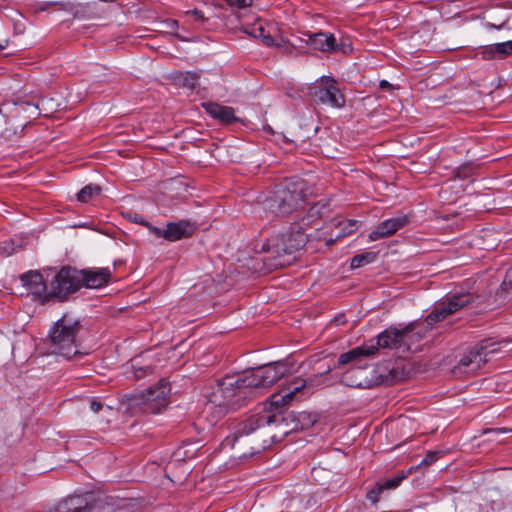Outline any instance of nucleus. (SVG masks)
Returning <instances> with one entry per match:
<instances>
[{
    "label": "nucleus",
    "mask_w": 512,
    "mask_h": 512,
    "mask_svg": "<svg viewBox=\"0 0 512 512\" xmlns=\"http://www.w3.org/2000/svg\"><path fill=\"white\" fill-rule=\"evenodd\" d=\"M322 374L314 375L307 379L294 378L286 387L270 396L263 410L251 415L238 423L234 432L227 436L222 445L237 449L239 457L252 456L277 441L273 430L278 429L282 435H286V422L283 415L284 408L303 390L312 389L321 384Z\"/></svg>",
    "instance_id": "f257e3e1"
},
{
    "label": "nucleus",
    "mask_w": 512,
    "mask_h": 512,
    "mask_svg": "<svg viewBox=\"0 0 512 512\" xmlns=\"http://www.w3.org/2000/svg\"><path fill=\"white\" fill-rule=\"evenodd\" d=\"M207 399L206 411H214L218 418L230 410L241 407L249 397L248 391L242 386L240 375L226 376L217 381L210 392L205 393Z\"/></svg>",
    "instance_id": "f03ea898"
},
{
    "label": "nucleus",
    "mask_w": 512,
    "mask_h": 512,
    "mask_svg": "<svg viewBox=\"0 0 512 512\" xmlns=\"http://www.w3.org/2000/svg\"><path fill=\"white\" fill-rule=\"evenodd\" d=\"M417 327L416 323H409L402 329L389 327L377 336V344L370 346L356 347L338 358L339 365L348 364V362L356 361L363 357L374 356L379 348L399 349L403 345H407L412 333Z\"/></svg>",
    "instance_id": "7ed1b4c3"
},
{
    "label": "nucleus",
    "mask_w": 512,
    "mask_h": 512,
    "mask_svg": "<svg viewBox=\"0 0 512 512\" xmlns=\"http://www.w3.org/2000/svg\"><path fill=\"white\" fill-rule=\"evenodd\" d=\"M82 326L78 320L67 315L62 316L49 333L51 353L66 359L81 358L85 353L80 351L78 335Z\"/></svg>",
    "instance_id": "20e7f679"
},
{
    "label": "nucleus",
    "mask_w": 512,
    "mask_h": 512,
    "mask_svg": "<svg viewBox=\"0 0 512 512\" xmlns=\"http://www.w3.org/2000/svg\"><path fill=\"white\" fill-rule=\"evenodd\" d=\"M272 247L263 250L267 252L262 261L268 269H277L289 265L292 254L304 248L308 241V236L303 232V225L292 228L289 233L283 234L280 238L271 240Z\"/></svg>",
    "instance_id": "39448f33"
},
{
    "label": "nucleus",
    "mask_w": 512,
    "mask_h": 512,
    "mask_svg": "<svg viewBox=\"0 0 512 512\" xmlns=\"http://www.w3.org/2000/svg\"><path fill=\"white\" fill-rule=\"evenodd\" d=\"M275 211L281 215H290L305 207L307 187L303 180H286L276 187L272 199Z\"/></svg>",
    "instance_id": "423d86ee"
},
{
    "label": "nucleus",
    "mask_w": 512,
    "mask_h": 512,
    "mask_svg": "<svg viewBox=\"0 0 512 512\" xmlns=\"http://www.w3.org/2000/svg\"><path fill=\"white\" fill-rule=\"evenodd\" d=\"M290 367L284 361L268 363L240 374L242 386L250 397L255 389L266 388L286 376Z\"/></svg>",
    "instance_id": "0eeeda50"
},
{
    "label": "nucleus",
    "mask_w": 512,
    "mask_h": 512,
    "mask_svg": "<svg viewBox=\"0 0 512 512\" xmlns=\"http://www.w3.org/2000/svg\"><path fill=\"white\" fill-rule=\"evenodd\" d=\"M476 299L478 297L471 293L448 294L442 300L435 303L431 312L426 316L425 323L428 326H433L444 321L450 315L472 304Z\"/></svg>",
    "instance_id": "6e6552de"
},
{
    "label": "nucleus",
    "mask_w": 512,
    "mask_h": 512,
    "mask_svg": "<svg viewBox=\"0 0 512 512\" xmlns=\"http://www.w3.org/2000/svg\"><path fill=\"white\" fill-rule=\"evenodd\" d=\"M80 277L78 269L69 266L62 267L50 281V300L56 298L59 301H64L70 294L78 291L81 288Z\"/></svg>",
    "instance_id": "1a4fd4ad"
},
{
    "label": "nucleus",
    "mask_w": 512,
    "mask_h": 512,
    "mask_svg": "<svg viewBox=\"0 0 512 512\" xmlns=\"http://www.w3.org/2000/svg\"><path fill=\"white\" fill-rule=\"evenodd\" d=\"M310 95L321 104H328L335 108L345 105V97L336 86V81L329 76H323L310 87Z\"/></svg>",
    "instance_id": "9d476101"
},
{
    "label": "nucleus",
    "mask_w": 512,
    "mask_h": 512,
    "mask_svg": "<svg viewBox=\"0 0 512 512\" xmlns=\"http://www.w3.org/2000/svg\"><path fill=\"white\" fill-rule=\"evenodd\" d=\"M170 390L169 383L161 379L155 386L141 393L139 404L143 405V410L147 413H160L168 404Z\"/></svg>",
    "instance_id": "9b49d317"
},
{
    "label": "nucleus",
    "mask_w": 512,
    "mask_h": 512,
    "mask_svg": "<svg viewBox=\"0 0 512 512\" xmlns=\"http://www.w3.org/2000/svg\"><path fill=\"white\" fill-rule=\"evenodd\" d=\"M22 285L29 293L42 301L50 300V284L43 279L42 274L37 270H30L20 276Z\"/></svg>",
    "instance_id": "f8f14e48"
},
{
    "label": "nucleus",
    "mask_w": 512,
    "mask_h": 512,
    "mask_svg": "<svg viewBox=\"0 0 512 512\" xmlns=\"http://www.w3.org/2000/svg\"><path fill=\"white\" fill-rule=\"evenodd\" d=\"M81 275V287L89 289H97L107 285L111 278L112 272L108 267L103 268H87L78 270Z\"/></svg>",
    "instance_id": "ddd939ff"
},
{
    "label": "nucleus",
    "mask_w": 512,
    "mask_h": 512,
    "mask_svg": "<svg viewBox=\"0 0 512 512\" xmlns=\"http://www.w3.org/2000/svg\"><path fill=\"white\" fill-rule=\"evenodd\" d=\"M485 364V358L481 355L476 346L471 347L458 361L453 368L455 375L475 374Z\"/></svg>",
    "instance_id": "4468645a"
},
{
    "label": "nucleus",
    "mask_w": 512,
    "mask_h": 512,
    "mask_svg": "<svg viewBox=\"0 0 512 512\" xmlns=\"http://www.w3.org/2000/svg\"><path fill=\"white\" fill-rule=\"evenodd\" d=\"M408 217L400 215L387 220H384L370 232L368 238L370 241H377L379 239L387 238L395 234L399 229L403 228L408 223Z\"/></svg>",
    "instance_id": "2eb2a0df"
},
{
    "label": "nucleus",
    "mask_w": 512,
    "mask_h": 512,
    "mask_svg": "<svg viewBox=\"0 0 512 512\" xmlns=\"http://www.w3.org/2000/svg\"><path fill=\"white\" fill-rule=\"evenodd\" d=\"M206 113L223 125H231L242 120L235 115L233 107L224 106L216 102H207L202 104Z\"/></svg>",
    "instance_id": "dca6fc26"
},
{
    "label": "nucleus",
    "mask_w": 512,
    "mask_h": 512,
    "mask_svg": "<svg viewBox=\"0 0 512 512\" xmlns=\"http://www.w3.org/2000/svg\"><path fill=\"white\" fill-rule=\"evenodd\" d=\"M195 230L196 226L187 220L169 222L166 225L165 239L174 242L192 236Z\"/></svg>",
    "instance_id": "f3484780"
},
{
    "label": "nucleus",
    "mask_w": 512,
    "mask_h": 512,
    "mask_svg": "<svg viewBox=\"0 0 512 512\" xmlns=\"http://www.w3.org/2000/svg\"><path fill=\"white\" fill-rule=\"evenodd\" d=\"M361 359L362 358L351 362L353 363V366L342 375L341 383L353 388L370 387V381L366 379L362 380L358 377V374L361 373L362 370L367 367V364H361Z\"/></svg>",
    "instance_id": "a211bd4d"
},
{
    "label": "nucleus",
    "mask_w": 512,
    "mask_h": 512,
    "mask_svg": "<svg viewBox=\"0 0 512 512\" xmlns=\"http://www.w3.org/2000/svg\"><path fill=\"white\" fill-rule=\"evenodd\" d=\"M305 36H307L305 42L315 50L322 52H330L335 50L336 39L333 34L318 32L314 34H305Z\"/></svg>",
    "instance_id": "6ab92c4d"
},
{
    "label": "nucleus",
    "mask_w": 512,
    "mask_h": 512,
    "mask_svg": "<svg viewBox=\"0 0 512 512\" xmlns=\"http://www.w3.org/2000/svg\"><path fill=\"white\" fill-rule=\"evenodd\" d=\"M359 224L360 222L357 221V220H342V221H338L337 222V225H336V228L339 230L336 234H335V237H329V238H324L326 244L328 246L334 244V242L339 239V238H342L344 236H347V235H350L351 233H353L354 231H356L359 227Z\"/></svg>",
    "instance_id": "aec40b11"
},
{
    "label": "nucleus",
    "mask_w": 512,
    "mask_h": 512,
    "mask_svg": "<svg viewBox=\"0 0 512 512\" xmlns=\"http://www.w3.org/2000/svg\"><path fill=\"white\" fill-rule=\"evenodd\" d=\"M511 341L508 339L502 340L500 342L493 341L492 339H483L475 344L478 352L484 356L485 363L489 360V356L494 353L499 352V346L502 343L508 344Z\"/></svg>",
    "instance_id": "412c9836"
},
{
    "label": "nucleus",
    "mask_w": 512,
    "mask_h": 512,
    "mask_svg": "<svg viewBox=\"0 0 512 512\" xmlns=\"http://www.w3.org/2000/svg\"><path fill=\"white\" fill-rule=\"evenodd\" d=\"M483 53L487 58H495L497 56L502 58L512 55V41H506L487 46Z\"/></svg>",
    "instance_id": "4be33fe9"
},
{
    "label": "nucleus",
    "mask_w": 512,
    "mask_h": 512,
    "mask_svg": "<svg viewBox=\"0 0 512 512\" xmlns=\"http://www.w3.org/2000/svg\"><path fill=\"white\" fill-rule=\"evenodd\" d=\"M328 206V201L320 200L314 203L308 210L307 215L302 218V225L308 226L315 219L321 218L325 214V210Z\"/></svg>",
    "instance_id": "5701e85b"
},
{
    "label": "nucleus",
    "mask_w": 512,
    "mask_h": 512,
    "mask_svg": "<svg viewBox=\"0 0 512 512\" xmlns=\"http://www.w3.org/2000/svg\"><path fill=\"white\" fill-rule=\"evenodd\" d=\"M199 78H200V76H199L198 73L191 72V71H186V72L180 73L176 77V80L184 88H187V89H190V90H194L197 87V85H198Z\"/></svg>",
    "instance_id": "b1692460"
},
{
    "label": "nucleus",
    "mask_w": 512,
    "mask_h": 512,
    "mask_svg": "<svg viewBox=\"0 0 512 512\" xmlns=\"http://www.w3.org/2000/svg\"><path fill=\"white\" fill-rule=\"evenodd\" d=\"M376 257L377 253L375 252L357 254L351 259V268L356 269L362 267L363 265L372 263L375 261Z\"/></svg>",
    "instance_id": "393cba45"
},
{
    "label": "nucleus",
    "mask_w": 512,
    "mask_h": 512,
    "mask_svg": "<svg viewBox=\"0 0 512 512\" xmlns=\"http://www.w3.org/2000/svg\"><path fill=\"white\" fill-rule=\"evenodd\" d=\"M247 33L254 38H261L262 42L267 46L275 45L274 39L266 33L265 29L261 25L252 27L249 31H247Z\"/></svg>",
    "instance_id": "a878e982"
},
{
    "label": "nucleus",
    "mask_w": 512,
    "mask_h": 512,
    "mask_svg": "<svg viewBox=\"0 0 512 512\" xmlns=\"http://www.w3.org/2000/svg\"><path fill=\"white\" fill-rule=\"evenodd\" d=\"M101 188L97 185H87L83 187L77 194V199L80 202H88L93 195H98Z\"/></svg>",
    "instance_id": "bb28decb"
},
{
    "label": "nucleus",
    "mask_w": 512,
    "mask_h": 512,
    "mask_svg": "<svg viewBox=\"0 0 512 512\" xmlns=\"http://www.w3.org/2000/svg\"><path fill=\"white\" fill-rule=\"evenodd\" d=\"M384 486L381 483H377L373 489L367 492L366 498L373 504L377 503L380 499V495L384 491Z\"/></svg>",
    "instance_id": "cd10ccee"
},
{
    "label": "nucleus",
    "mask_w": 512,
    "mask_h": 512,
    "mask_svg": "<svg viewBox=\"0 0 512 512\" xmlns=\"http://www.w3.org/2000/svg\"><path fill=\"white\" fill-rule=\"evenodd\" d=\"M162 25L165 32L179 38V34L176 32L178 29V22L176 20L167 19L162 22Z\"/></svg>",
    "instance_id": "c85d7f7f"
},
{
    "label": "nucleus",
    "mask_w": 512,
    "mask_h": 512,
    "mask_svg": "<svg viewBox=\"0 0 512 512\" xmlns=\"http://www.w3.org/2000/svg\"><path fill=\"white\" fill-rule=\"evenodd\" d=\"M501 288L507 295L512 296V264L506 273V276L502 282Z\"/></svg>",
    "instance_id": "c756f323"
},
{
    "label": "nucleus",
    "mask_w": 512,
    "mask_h": 512,
    "mask_svg": "<svg viewBox=\"0 0 512 512\" xmlns=\"http://www.w3.org/2000/svg\"><path fill=\"white\" fill-rule=\"evenodd\" d=\"M440 457V453L437 451L429 452L420 462L419 466H429L436 462Z\"/></svg>",
    "instance_id": "7c9ffc66"
},
{
    "label": "nucleus",
    "mask_w": 512,
    "mask_h": 512,
    "mask_svg": "<svg viewBox=\"0 0 512 512\" xmlns=\"http://www.w3.org/2000/svg\"><path fill=\"white\" fill-rule=\"evenodd\" d=\"M404 479V476H401V477H394V478H391V479H387L385 480L383 483H381L383 486H384V489L385 490H388V489H394L396 487L399 486V484L401 483V481Z\"/></svg>",
    "instance_id": "2f4dec72"
},
{
    "label": "nucleus",
    "mask_w": 512,
    "mask_h": 512,
    "mask_svg": "<svg viewBox=\"0 0 512 512\" xmlns=\"http://www.w3.org/2000/svg\"><path fill=\"white\" fill-rule=\"evenodd\" d=\"M152 373V368L150 366L146 367H134V376L136 379H141L145 377L147 374Z\"/></svg>",
    "instance_id": "473e14b6"
},
{
    "label": "nucleus",
    "mask_w": 512,
    "mask_h": 512,
    "mask_svg": "<svg viewBox=\"0 0 512 512\" xmlns=\"http://www.w3.org/2000/svg\"><path fill=\"white\" fill-rule=\"evenodd\" d=\"M473 168L470 165H465L457 170V177L461 179L468 178L472 175Z\"/></svg>",
    "instance_id": "72a5a7b5"
},
{
    "label": "nucleus",
    "mask_w": 512,
    "mask_h": 512,
    "mask_svg": "<svg viewBox=\"0 0 512 512\" xmlns=\"http://www.w3.org/2000/svg\"><path fill=\"white\" fill-rule=\"evenodd\" d=\"M129 220H131L134 223L142 224L144 226H149V223L146 222L142 215L138 213L128 214Z\"/></svg>",
    "instance_id": "f704fd0d"
},
{
    "label": "nucleus",
    "mask_w": 512,
    "mask_h": 512,
    "mask_svg": "<svg viewBox=\"0 0 512 512\" xmlns=\"http://www.w3.org/2000/svg\"><path fill=\"white\" fill-rule=\"evenodd\" d=\"M229 4L236 8H245L251 4V0H228Z\"/></svg>",
    "instance_id": "c9c22d12"
},
{
    "label": "nucleus",
    "mask_w": 512,
    "mask_h": 512,
    "mask_svg": "<svg viewBox=\"0 0 512 512\" xmlns=\"http://www.w3.org/2000/svg\"><path fill=\"white\" fill-rule=\"evenodd\" d=\"M149 228V230L158 238H164L165 239V235H166V228L165 229H160V228H157V227H154L152 225L149 224V226H147Z\"/></svg>",
    "instance_id": "e433bc0d"
},
{
    "label": "nucleus",
    "mask_w": 512,
    "mask_h": 512,
    "mask_svg": "<svg viewBox=\"0 0 512 512\" xmlns=\"http://www.w3.org/2000/svg\"><path fill=\"white\" fill-rule=\"evenodd\" d=\"M102 407H103V404L100 401H98L96 399H92L90 401V409L93 412H95V413L99 412L102 409Z\"/></svg>",
    "instance_id": "4c0bfd02"
},
{
    "label": "nucleus",
    "mask_w": 512,
    "mask_h": 512,
    "mask_svg": "<svg viewBox=\"0 0 512 512\" xmlns=\"http://www.w3.org/2000/svg\"><path fill=\"white\" fill-rule=\"evenodd\" d=\"M512 432V429L509 428H491L484 431V433H496V434H503Z\"/></svg>",
    "instance_id": "58836bf2"
},
{
    "label": "nucleus",
    "mask_w": 512,
    "mask_h": 512,
    "mask_svg": "<svg viewBox=\"0 0 512 512\" xmlns=\"http://www.w3.org/2000/svg\"><path fill=\"white\" fill-rule=\"evenodd\" d=\"M187 14H191L195 17V19L199 20V21H204L205 20V16L203 14V12L201 10H198V9H194L192 11H187Z\"/></svg>",
    "instance_id": "ea45409f"
},
{
    "label": "nucleus",
    "mask_w": 512,
    "mask_h": 512,
    "mask_svg": "<svg viewBox=\"0 0 512 512\" xmlns=\"http://www.w3.org/2000/svg\"><path fill=\"white\" fill-rule=\"evenodd\" d=\"M379 87L383 90H391L393 88L392 84H390L387 80H381Z\"/></svg>",
    "instance_id": "a19ab883"
},
{
    "label": "nucleus",
    "mask_w": 512,
    "mask_h": 512,
    "mask_svg": "<svg viewBox=\"0 0 512 512\" xmlns=\"http://www.w3.org/2000/svg\"><path fill=\"white\" fill-rule=\"evenodd\" d=\"M12 251L13 249H11V251H6V254L9 255Z\"/></svg>",
    "instance_id": "79ce46f5"
},
{
    "label": "nucleus",
    "mask_w": 512,
    "mask_h": 512,
    "mask_svg": "<svg viewBox=\"0 0 512 512\" xmlns=\"http://www.w3.org/2000/svg\"><path fill=\"white\" fill-rule=\"evenodd\" d=\"M416 334L419 336V338L422 337V335L420 334V332H416Z\"/></svg>",
    "instance_id": "37998d69"
},
{
    "label": "nucleus",
    "mask_w": 512,
    "mask_h": 512,
    "mask_svg": "<svg viewBox=\"0 0 512 512\" xmlns=\"http://www.w3.org/2000/svg\"><path fill=\"white\" fill-rule=\"evenodd\" d=\"M4 49V46L0 44V51Z\"/></svg>",
    "instance_id": "c03bdc74"
}]
</instances>
